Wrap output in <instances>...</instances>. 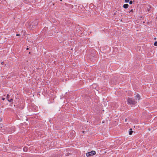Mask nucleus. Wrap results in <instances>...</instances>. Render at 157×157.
Wrapping results in <instances>:
<instances>
[{
    "label": "nucleus",
    "instance_id": "obj_1",
    "mask_svg": "<svg viewBox=\"0 0 157 157\" xmlns=\"http://www.w3.org/2000/svg\"><path fill=\"white\" fill-rule=\"evenodd\" d=\"M127 102L129 104L132 105H135L137 102V101L135 99L130 98H128Z\"/></svg>",
    "mask_w": 157,
    "mask_h": 157
},
{
    "label": "nucleus",
    "instance_id": "obj_2",
    "mask_svg": "<svg viewBox=\"0 0 157 157\" xmlns=\"http://www.w3.org/2000/svg\"><path fill=\"white\" fill-rule=\"evenodd\" d=\"M96 154V152L95 151H92L86 153V155L87 156H89L91 155H94Z\"/></svg>",
    "mask_w": 157,
    "mask_h": 157
},
{
    "label": "nucleus",
    "instance_id": "obj_3",
    "mask_svg": "<svg viewBox=\"0 0 157 157\" xmlns=\"http://www.w3.org/2000/svg\"><path fill=\"white\" fill-rule=\"evenodd\" d=\"M135 100L137 101H138L140 100V96L139 94H137L135 97Z\"/></svg>",
    "mask_w": 157,
    "mask_h": 157
},
{
    "label": "nucleus",
    "instance_id": "obj_4",
    "mask_svg": "<svg viewBox=\"0 0 157 157\" xmlns=\"http://www.w3.org/2000/svg\"><path fill=\"white\" fill-rule=\"evenodd\" d=\"M128 7V4H125L123 5V7L124 8H127Z\"/></svg>",
    "mask_w": 157,
    "mask_h": 157
},
{
    "label": "nucleus",
    "instance_id": "obj_5",
    "mask_svg": "<svg viewBox=\"0 0 157 157\" xmlns=\"http://www.w3.org/2000/svg\"><path fill=\"white\" fill-rule=\"evenodd\" d=\"M129 130H130V131L129 132V134L130 135H131L132 132H133V131H132V128H130L129 129Z\"/></svg>",
    "mask_w": 157,
    "mask_h": 157
},
{
    "label": "nucleus",
    "instance_id": "obj_6",
    "mask_svg": "<svg viewBox=\"0 0 157 157\" xmlns=\"http://www.w3.org/2000/svg\"><path fill=\"white\" fill-rule=\"evenodd\" d=\"M8 101L10 102H12L13 101V99L12 98L9 99H8Z\"/></svg>",
    "mask_w": 157,
    "mask_h": 157
},
{
    "label": "nucleus",
    "instance_id": "obj_7",
    "mask_svg": "<svg viewBox=\"0 0 157 157\" xmlns=\"http://www.w3.org/2000/svg\"><path fill=\"white\" fill-rule=\"evenodd\" d=\"M9 97H10V95L9 94H7L6 96V98L7 100H8V99H9Z\"/></svg>",
    "mask_w": 157,
    "mask_h": 157
},
{
    "label": "nucleus",
    "instance_id": "obj_8",
    "mask_svg": "<svg viewBox=\"0 0 157 157\" xmlns=\"http://www.w3.org/2000/svg\"><path fill=\"white\" fill-rule=\"evenodd\" d=\"M154 45L155 46H157V41H155L154 43Z\"/></svg>",
    "mask_w": 157,
    "mask_h": 157
},
{
    "label": "nucleus",
    "instance_id": "obj_9",
    "mask_svg": "<svg viewBox=\"0 0 157 157\" xmlns=\"http://www.w3.org/2000/svg\"><path fill=\"white\" fill-rule=\"evenodd\" d=\"M129 0H125V2L126 3L128 2Z\"/></svg>",
    "mask_w": 157,
    "mask_h": 157
},
{
    "label": "nucleus",
    "instance_id": "obj_10",
    "mask_svg": "<svg viewBox=\"0 0 157 157\" xmlns=\"http://www.w3.org/2000/svg\"><path fill=\"white\" fill-rule=\"evenodd\" d=\"M130 4H132V1H130L129 2Z\"/></svg>",
    "mask_w": 157,
    "mask_h": 157
},
{
    "label": "nucleus",
    "instance_id": "obj_11",
    "mask_svg": "<svg viewBox=\"0 0 157 157\" xmlns=\"http://www.w3.org/2000/svg\"><path fill=\"white\" fill-rule=\"evenodd\" d=\"M133 12V10H131L130 11V12H129V13H130V12Z\"/></svg>",
    "mask_w": 157,
    "mask_h": 157
},
{
    "label": "nucleus",
    "instance_id": "obj_12",
    "mask_svg": "<svg viewBox=\"0 0 157 157\" xmlns=\"http://www.w3.org/2000/svg\"><path fill=\"white\" fill-rule=\"evenodd\" d=\"M5 99V98H3L2 99V100H4Z\"/></svg>",
    "mask_w": 157,
    "mask_h": 157
},
{
    "label": "nucleus",
    "instance_id": "obj_13",
    "mask_svg": "<svg viewBox=\"0 0 157 157\" xmlns=\"http://www.w3.org/2000/svg\"><path fill=\"white\" fill-rule=\"evenodd\" d=\"M20 35V34H17L16 35V36H19Z\"/></svg>",
    "mask_w": 157,
    "mask_h": 157
},
{
    "label": "nucleus",
    "instance_id": "obj_14",
    "mask_svg": "<svg viewBox=\"0 0 157 157\" xmlns=\"http://www.w3.org/2000/svg\"><path fill=\"white\" fill-rule=\"evenodd\" d=\"M25 148H24V150L25 151Z\"/></svg>",
    "mask_w": 157,
    "mask_h": 157
},
{
    "label": "nucleus",
    "instance_id": "obj_15",
    "mask_svg": "<svg viewBox=\"0 0 157 157\" xmlns=\"http://www.w3.org/2000/svg\"><path fill=\"white\" fill-rule=\"evenodd\" d=\"M154 39H155V40H156V38H154Z\"/></svg>",
    "mask_w": 157,
    "mask_h": 157
},
{
    "label": "nucleus",
    "instance_id": "obj_16",
    "mask_svg": "<svg viewBox=\"0 0 157 157\" xmlns=\"http://www.w3.org/2000/svg\"><path fill=\"white\" fill-rule=\"evenodd\" d=\"M125 121H126V119H125Z\"/></svg>",
    "mask_w": 157,
    "mask_h": 157
},
{
    "label": "nucleus",
    "instance_id": "obj_17",
    "mask_svg": "<svg viewBox=\"0 0 157 157\" xmlns=\"http://www.w3.org/2000/svg\"><path fill=\"white\" fill-rule=\"evenodd\" d=\"M3 63V62H2V63H1L2 64V63Z\"/></svg>",
    "mask_w": 157,
    "mask_h": 157
},
{
    "label": "nucleus",
    "instance_id": "obj_18",
    "mask_svg": "<svg viewBox=\"0 0 157 157\" xmlns=\"http://www.w3.org/2000/svg\"><path fill=\"white\" fill-rule=\"evenodd\" d=\"M28 49H29V48H27V50H28Z\"/></svg>",
    "mask_w": 157,
    "mask_h": 157
},
{
    "label": "nucleus",
    "instance_id": "obj_19",
    "mask_svg": "<svg viewBox=\"0 0 157 157\" xmlns=\"http://www.w3.org/2000/svg\"><path fill=\"white\" fill-rule=\"evenodd\" d=\"M60 0V1H62V0Z\"/></svg>",
    "mask_w": 157,
    "mask_h": 157
}]
</instances>
